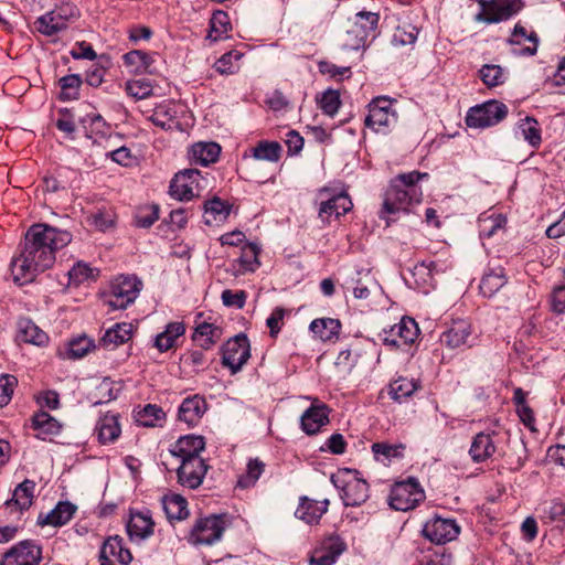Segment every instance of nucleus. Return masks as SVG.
I'll return each instance as SVG.
<instances>
[{
  "instance_id": "1",
  "label": "nucleus",
  "mask_w": 565,
  "mask_h": 565,
  "mask_svg": "<svg viewBox=\"0 0 565 565\" xmlns=\"http://www.w3.org/2000/svg\"><path fill=\"white\" fill-rule=\"evenodd\" d=\"M71 242L72 234L67 231L42 223L32 225L25 233L19 256L11 262L14 281L19 285L33 281L39 273L54 264L56 250Z\"/></svg>"
},
{
  "instance_id": "2",
  "label": "nucleus",
  "mask_w": 565,
  "mask_h": 565,
  "mask_svg": "<svg viewBox=\"0 0 565 565\" xmlns=\"http://www.w3.org/2000/svg\"><path fill=\"white\" fill-rule=\"evenodd\" d=\"M427 177V173L411 171L408 173L398 174L391 181L381 211V217L386 218L387 224L394 221L391 218V215H395L399 212H408V207L412 204L422 201L423 191L420 186L417 185V182Z\"/></svg>"
},
{
  "instance_id": "3",
  "label": "nucleus",
  "mask_w": 565,
  "mask_h": 565,
  "mask_svg": "<svg viewBox=\"0 0 565 565\" xmlns=\"http://www.w3.org/2000/svg\"><path fill=\"white\" fill-rule=\"evenodd\" d=\"M345 507H359L369 499V484L358 470L339 469L330 478Z\"/></svg>"
},
{
  "instance_id": "4",
  "label": "nucleus",
  "mask_w": 565,
  "mask_h": 565,
  "mask_svg": "<svg viewBox=\"0 0 565 565\" xmlns=\"http://www.w3.org/2000/svg\"><path fill=\"white\" fill-rule=\"evenodd\" d=\"M231 524L228 514H211L195 521L189 543L193 545H212L222 539L224 531Z\"/></svg>"
},
{
  "instance_id": "5",
  "label": "nucleus",
  "mask_w": 565,
  "mask_h": 565,
  "mask_svg": "<svg viewBox=\"0 0 565 565\" xmlns=\"http://www.w3.org/2000/svg\"><path fill=\"white\" fill-rule=\"evenodd\" d=\"M79 12L76 6L64 2L34 21V26L44 36H54L67 29L76 20Z\"/></svg>"
},
{
  "instance_id": "6",
  "label": "nucleus",
  "mask_w": 565,
  "mask_h": 565,
  "mask_svg": "<svg viewBox=\"0 0 565 565\" xmlns=\"http://www.w3.org/2000/svg\"><path fill=\"white\" fill-rule=\"evenodd\" d=\"M141 287L136 276H119L111 281L105 302L113 310L126 309L138 298Z\"/></svg>"
},
{
  "instance_id": "7",
  "label": "nucleus",
  "mask_w": 565,
  "mask_h": 565,
  "mask_svg": "<svg viewBox=\"0 0 565 565\" xmlns=\"http://www.w3.org/2000/svg\"><path fill=\"white\" fill-rule=\"evenodd\" d=\"M207 179L196 169H185L178 172L170 182V195L179 201H190L199 196L207 186Z\"/></svg>"
},
{
  "instance_id": "8",
  "label": "nucleus",
  "mask_w": 565,
  "mask_h": 565,
  "mask_svg": "<svg viewBox=\"0 0 565 565\" xmlns=\"http://www.w3.org/2000/svg\"><path fill=\"white\" fill-rule=\"evenodd\" d=\"M507 115V105L492 99L469 108L465 121L470 128L483 129L498 125Z\"/></svg>"
},
{
  "instance_id": "9",
  "label": "nucleus",
  "mask_w": 565,
  "mask_h": 565,
  "mask_svg": "<svg viewBox=\"0 0 565 565\" xmlns=\"http://www.w3.org/2000/svg\"><path fill=\"white\" fill-rule=\"evenodd\" d=\"M425 499V492L414 478L397 482L390 493V505L396 511H408L416 508Z\"/></svg>"
},
{
  "instance_id": "10",
  "label": "nucleus",
  "mask_w": 565,
  "mask_h": 565,
  "mask_svg": "<svg viewBox=\"0 0 565 565\" xmlns=\"http://www.w3.org/2000/svg\"><path fill=\"white\" fill-rule=\"evenodd\" d=\"M396 111L393 109V102L387 97H376L369 104V114L364 119L367 128L375 132L385 134L388 128L395 125Z\"/></svg>"
},
{
  "instance_id": "11",
  "label": "nucleus",
  "mask_w": 565,
  "mask_h": 565,
  "mask_svg": "<svg viewBox=\"0 0 565 565\" xmlns=\"http://www.w3.org/2000/svg\"><path fill=\"white\" fill-rule=\"evenodd\" d=\"M249 356L248 339L245 334H238L224 344L222 364L228 367L232 374H235L248 361Z\"/></svg>"
},
{
  "instance_id": "12",
  "label": "nucleus",
  "mask_w": 565,
  "mask_h": 565,
  "mask_svg": "<svg viewBox=\"0 0 565 565\" xmlns=\"http://www.w3.org/2000/svg\"><path fill=\"white\" fill-rule=\"evenodd\" d=\"M459 533L460 526L454 519L439 515L428 520L423 527L424 536L436 544H446L457 539Z\"/></svg>"
},
{
  "instance_id": "13",
  "label": "nucleus",
  "mask_w": 565,
  "mask_h": 565,
  "mask_svg": "<svg viewBox=\"0 0 565 565\" xmlns=\"http://www.w3.org/2000/svg\"><path fill=\"white\" fill-rule=\"evenodd\" d=\"M41 554L33 541H21L3 555L0 565H39Z\"/></svg>"
},
{
  "instance_id": "14",
  "label": "nucleus",
  "mask_w": 565,
  "mask_h": 565,
  "mask_svg": "<svg viewBox=\"0 0 565 565\" xmlns=\"http://www.w3.org/2000/svg\"><path fill=\"white\" fill-rule=\"evenodd\" d=\"M319 199V217L323 222H329L332 216L335 218L340 217L348 213L353 206L350 196L344 192L330 195L328 190H323L320 192Z\"/></svg>"
},
{
  "instance_id": "15",
  "label": "nucleus",
  "mask_w": 565,
  "mask_h": 565,
  "mask_svg": "<svg viewBox=\"0 0 565 565\" xmlns=\"http://www.w3.org/2000/svg\"><path fill=\"white\" fill-rule=\"evenodd\" d=\"M345 550L347 544L339 535L327 536L312 552L309 565H333Z\"/></svg>"
},
{
  "instance_id": "16",
  "label": "nucleus",
  "mask_w": 565,
  "mask_h": 565,
  "mask_svg": "<svg viewBox=\"0 0 565 565\" xmlns=\"http://www.w3.org/2000/svg\"><path fill=\"white\" fill-rule=\"evenodd\" d=\"M380 17L377 13L369 11H360L354 17V23L348 31V34L355 36V49L364 46L370 39L375 38Z\"/></svg>"
},
{
  "instance_id": "17",
  "label": "nucleus",
  "mask_w": 565,
  "mask_h": 565,
  "mask_svg": "<svg viewBox=\"0 0 565 565\" xmlns=\"http://www.w3.org/2000/svg\"><path fill=\"white\" fill-rule=\"evenodd\" d=\"M475 341L471 324L466 320L454 321L440 335V342L450 349L470 348Z\"/></svg>"
},
{
  "instance_id": "18",
  "label": "nucleus",
  "mask_w": 565,
  "mask_h": 565,
  "mask_svg": "<svg viewBox=\"0 0 565 565\" xmlns=\"http://www.w3.org/2000/svg\"><path fill=\"white\" fill-rule=\"evenodd\" d=\"M418 334L419 329L416 321L413 318L406 317L392 326L388 331H385L383 341L387 345L399 348L413 343Z\"/></svg>"
},
{
  "instance_id": "19",
  "label": "nucleus",
  "mask_w": 565,
  "mask_h": 565,
  "mask_svg": "<svg viewBox=\"0 0 565 565\" xmlns=\"http://www.w3.org/2000/svg\"><path fill=\"white\" fill-rule=\"evenodd\" d=\"M498 434L495 431L478 433L471 440L469 456L475 463H483L494 457L498 451Z\"/></svg>"
},
{
  "instance_id": "20",
  "label": "nucleus",
  "mask_w": 565,
  "mask_h": 565,
  "mask_svg": "<svg viewBox=\"0 0 565 565\" xmlns=\"http://www.w3.org/2000/svg\"><path fill=\"white\" fill-rule=\"evenodd\" d=\"M209 466L204 459L180 461L177 469L178 482L185 488H199L207 472Z\"/></svg>"
},
{
  "instance_id": "21",
  "label": "nucleus",
  "mask_w": 565,
  "mask_h": 565,
  "mask_svg": "<svg viewBox=\"0 0 565 565\" xmlns=\"http://www.w3.org/2000/svg\"><path fill=\"white\" fill-rule=\"evenodd\" d=\"M205 449V440L199 435L181 436L170 446V454L179 461L203 459L201 454Z\"/></svg>"
},
{
  "instance_id": "22",
  "label": "nucleus",
  "mask_w": 565,
  "mask_h": 565,
  "mask_svg": "<svg viewBox=\"0 0 565 565\" xmlns=\"http://www.w3.org/2000/svg\"><path fill=\"white\" fill-rule=\"evenodd\" d=\"M131 559L130 551L122 545V539L118 535L109 536L102 545L100 565H129Z\"/></svg>"
},
{
  "instance_id": "23",
  "label": "nucleus",
  "mask_w": 565,
  "mask_h": 565,
  "mask_svg": "<svg viewBox=\"0 0 565 565\" xmlns=\"http://www.w3.org/2000/svg\"><path fill=\"white\" fill-rule=\"evenodd\" d=\"M329 407L316 398L300 417L301 429L307 435L319 433L320 429L329 423Z\"/></svg>"
},
{
  "instance_id": "24",
  "label": "nucleus",
  "mask_w": 565,
  "mask_h": 565,
  "mask_svg": "<svg viewBox=\"0 0 565 565\" xmlns=\"http://www.w3.org/2000/svg\"><path fill=\"white\" fill-rule=\"evenodd\" d=\"M509 43L513 46V55L532 56L537 52L539 38L535 32L527 33L525 28L518 23L514 25Z\"/></svg>"
},
{
  "instance_id": "25",
  "label": "nucleus",
  "mask_w": 565,
  "mask_h": 565,
  "mask_svg": "<svg viewBox=\"0 0 565 565\" xmlns=\"http://www.w3.org/2000/svg\"><path fill=\"white\" fill-rule=\"evenodd\" d=\"M521 0H492V13H477L475 21L487 24L505 21L522 9Z\"/></svg>"
},
{
  "instance_id": "26",
  "label": "nucleus",
  "mask_w": 565,
  "mask_h": 565,
  "mask_svg": "<svg viewBox=\"0 0 565 565\" xmlns=\"http://www.w3.org/2000/svg\"><path fill=\"white\" fill-rule=\"evenodd\" d=\"M329 500H312L307 497L300 499L299 505L295 511V516L307 524H317L322 515L328 511Z\"/></svg>"
},
{
  "instance_id": "27",
  "label": "nucleus",
  "mask_w": 565,
  "mask_h": 565,
  "mask_svg": "<svg viewBox=\"0 0 565 565\" xmlns=\"http://www.w3.org/2000/svg\"><path fill=\"white\" fill-rule=\"evenodd\" d=\"M205 412V399L199 395H194L183 399L179 407L178 417L180 422L185 423L189 427H194Z\"/></svg>"
},
{
  "instance_id": "28",
  "label": "nucleus",
  "mask_w": 565,
  "mask_h": 565,
  "mask_svg": "<svg viewBox=\"0 0 565 565\" xmlns=\"http://www.w3.org/2000/svg\"><path fill=\"white\" fill-rule=\"evenodd\" d=\"M259 247L254 243H245L242 247L241 256L233 260L231 266L235 276L254 273L258 266Z\"/></svg>"
},
{
  "instance_id": "29",
  "label": "nucleus",
  "mask_w": 565,
  "mask_h": 565,
  "mask_svg": "<svg viewBox=\"0 0 565 565\" xmlns=\"http://www.w3.org/2000/svg\"><path fill=\"white\" fill-rule=\"evenodd\" d=\"M177 114V105L173 102L164 100L153 109L149 120L163 130H170L179 125Z\"/></svg>"
},
{
  "instance_id": "30",
  "label": "nucleus",
  "mask_w": 565,
  "mask_h": 565,
  "mask_svg": "<svg viewBox=\"0 0 565 565\" xmlns=\"http://www.w3.org/2000/svg\"><path fill=\"white\" fill-rule=\"evenodd\" d=\"M154 523L148 513H131L127 532L131 540L143 541L152 535Z\"/></svg>"
},
{
  "instance_id": "31",
  "label": "nucleus",
  "mask_w": 565,
  "mask_h": 565,
  "mask_svg": "<svg viewBox=\"0 0 565 565\" xmlns=\"http://www.w3.org/2000/svg\"><path fill=\"white\" fill-rule=\"evenodd\" d=\"M18 338L38 347H43L49 342V335L29 318L19 319Z\"/></svg>"
},
{
  "instance_id": "32",
  "label": "nucleus",
  "mask_w": 565,
  "mask_h": 565,
  "mask_svg": "<svg viewBox=\"0 0 565 565\" xmlns=\"http://www.w3.org/2000/svg\"><path fill=\"white\" fill-rule=\"evenodd\" d=\"M34 490L35 482L25 479L15 487L12 498L6 501V505L8 508L15 507L19 511L29 509L33 502Z\"/></svg>"
},
{
  "instance_id": "33",
  "label": "nucleus",
  "mask_w": 565,
  "mask_h": 565,
  "mask_svg": "<svg viewBox=\"0 0 565 565\" xmlns=\"http://www.w3.org/2000/svg\"><path fill=\"white\" fill-rule=\"evenodd\" d=\"M309 329L316 338L323 342L334 341L339 337L341 323L338 319L319 318L311 321Z\"/></svg>"
},
{
  "instance_id": "34",
  "label": "nucleus",
  "mask_w": 565,
  "mask_h": 565,
  "mask_svg": "<svg viewBox=\"0 0 565 565\" xmlns=\"http://www.w3.org/2000/svg\"><path fill=\"white\" fill-rule=\"evenodd\" d=\"M76 511V507L68 501L58 502L43 519L39 516L42 525L62 526L70 522Z\"/></svg>"
},
{
  "instance_id": "35",
  "label": "nucleus",
  "mask_w": 565,
  "mask_h": 565,
  "mask_svg": "<svg viewBox=\"0 0 565 565\" xmlns=\"http://www.w3.org/2000/svg\"><path fill=\"white\" fill-rule=\"evenodd\" d=\"M507 284L504 268L497 266L489 268L482 276L480 291L484 297H492Z\"/></svg>"
},
{
  "instance_id": "36",
  "label": "nucleus",
  "mask_w": 565,
  "mask_h": 565,
  "mask_svg": "<svg viewBox=\"0 0 565 565\" xmlns=\"http://www.w3.org/2000/svg\"><path fill=\"white\" fill-rule=\"evenodd\" d=\"M221 147L216 142H198L190 150V160L195 164L209 166L217 160Z\"/></svg>"
},
{
  "instance_id": "37",
  "label": "nucleus",
  "mask_w": 565,
  "mask_h": 565,
  "mask_svg": "<svg viewBox=\"0 0 565 565\" xmlns=\"http://www.w3.org/2000/svg\"><path fill=\"white\" fill-rule=\"evenodd\" d=\"M134 327L129 322H120L109 328L102 338L103 345L115 349L131 339Z\"/></svg>"
},
{
  "instance_id": "38",
  "label": "nucleus",
  "mask_w": 565,
  "mask_h": 565,
  "mask_svg": "<svg viewBox=\"0 0 565 565\" xmlns=\"http://www.w3.org/2000/svg\"><path fill=\"white\" fill-rule=\"evenodd\" d=\"M95 430L102 444L114 443L121 431L117 415L106 414L102 416L97 422Z\"/></svg>"
},
{
  "instance_id": "39",
  "label": "nucleus",
  "mask_w": 565,
  "mask_h": 565,
  "mask_svg": "<svg viewBox=\"0 0 565 565\" xmlns=\"http://www.w3.org/2000/svg\"><path fill=\"white\" fill-rule=\"evenodd\" d=\"M162 509L169 520H184L189 515L188 502L180 494H166L161 499Z\"/></svg>"
},
{
  "instance_id": "40",
  "label": "nucleus",
  "mask_w": 565,
  "mask_h": 565,
  "mask_svg": "<svg viewBox=\"0 0 565 565\" xmlns=\"http://www.w3.org/2000/svg\"><path fill=\"white\" fill-rule=\"evenodd\" d=\"M185 332V327L183 322L180 321H173L167 324L166 329L157 334L154 339V347L160 352H166L170 350L174 343L175 340L180 337H182Z\"/></svg>"
},
{
  "instance_id": "41",
  "label": "nucleus",
  "mask_w": 565,
  "mask_h": 565,
  "mask_svg": "<svg viewBox=\"0 0 565 565\" xmlns=\"http://www.w3.org/2000/svg\"><path fill=\"white\" fill-rule=\"evenodd\" d=\"M32 427L38 431L36 437L42 439L58 435L62 429L60 422L45 412H39L33 416Z\"/></svg>"
},
{
  "instance_id": "42",
  "label": "nucleus",
  "mask_w": 565,
  "mask_h": 565,
  "mask_svg": "<svg viewBox=\"0 0 565 565\" xmlns=\"http://www.w3.org/2000/svg\"><path fill=\"white\" fill-rule=\"evenodd\" d=\"M518 132L534 149H537L542 142L541 128L539 121L530 116L520 119L518 122Z\"/></svg>"
},
{
  "instance_id": "43",
  "label": "nucleus",
  "mask_w": 565,
  "mask_h": 565,
  "mask_svg": "<svg viewBox=\"0 0 565 565\" xmlns=\"http://www.w3.org/2000/svg\"><path fill=\"white\" fill-rule=\"evenodd\" d=\"M370 269L356 268L351 275L347 284L352 287L353 295L356 299H366L370 296L367 282L372 281Z\"/></svg>"
},
{
  "instance_id": "44",
  "label": "nucleus",
  "mask_w": 565,
  "mask_h": 565,
  "mask_svg": "<svg viewBox=\"0 0 565 565\" xmlns=\"http://www.w3.org/2000/svg\"><path fill=\"white\" fill-rule=\"evenodd\" d=\"M220 333L221 332L217 327L207 322H202L195 328L192 339L201 349L209 350L220 339Z\"/></svg>"
},
{
  "instance_id": "45",
  "label": "nucleus",
  "mask_w": 565,
  "mask_h": 565,
  "mask_svg": "<svg viewBox=\"0 0 565 565\" xmlns=\"http://www.w3.org/2000/svg\"><path fill=\"white\" fill-rule=\"evenodd\" d=\"M419 387L414 379L398 377L390 384L388 394L392 399L402 403L412 396Z\"/></svg>"
},
{
  "instance_id": "46",
  "label": "nucleus",
  "mask_w": 565,
  "mask_h": 565,
  "mask_svg": "<svg viewBox=\"0 0 565 565\" xmlns=\"http://www.w3.org/2000/svg\"><path fill=\"white\" fill-rule=\"evenodd\" d=\"M230 215V206L218 198L204 203V218L207 225L223 222Z\"/></svg>"
},
{
  "instance_id": "47",
  "label": "nucleus",
  "mask_w": 565,
  "mask_h": 565,
  "mask_svg": "<svg viewBox=\"0 0 565 565\" xmlns=\"http://www.w3.org/2000/svg\"><path fill=\"white\" fill-rule=\"evenodd\" d=\"M539 511L544 523L565 525V502L561 500L545 502L540 507Z\"/></svg>"
},
{
  "instance_id": "48",
  "label": "nucleus",
  "mask_w": 565,
  "mask_h": 565,
  "mask_svg": "<svg viewBox=\"0 0 565 565\" xmlns=\"http://www.w3.org/2000/svg\"><path fill=\"white\" fill-rule=\"evenodd\" d=\"M122 60L125 65L130 67V72L134 73L147 72L152 63V57L141 50H134L124 54Z\"/></svg>"
},
{
  "instance_id": "49",
  "label": "nucleus",
  "mask_w": 565,
  "mask_h": 565,
  "mask_svg": "<svg viewBox=\"0 0 565 565\" xmlns=\"http://www.w3.org/2000/svg\"><path fill=\"white\" fill-rule=\"evenodd\" d=\"M403 445H392L387 443H374L372 451L376 461L387 463L394 458L402 457Z\"/></svg>"
},
{
  "instance_id": "50",
  "label": "nucleus",
  "mask_w": 565,
  "mask_h": 565,
  "mask_svg": "<svg viewBox=\"0 0 565 565\" xmlns=\"http://www.w3.org/2000/svg\"><path fill=\"white\" fill-rule=\"evenodd\" d=\"M243 54L238 51H230L223 54L215 63L214 68L221 75H232L238 72V61Z\"/></svg>"
},
{
  "instance_id": "51",
  "label": "nucleus",
  "mask_w": 565,
  "mask_h": 565,
  "mask_svg": "<svg viewBox=\"0 0 565 565\" xmlns=\"http://www.w3.org/2000/svg\"><path fill=\"white\" fill-rule=\"evenodd\" d=\"M265 465L259 459H250L247 463V469L237 481V487L246 489L253 487L264 472Z\"/></svg>"
},
{
  "instance_id": "52",
  "label": "nucleus",
  "mask_w": 565,
  "mask_h": 565,
  "mask_svg": "<svg viewBox=\"0 0 565 565\" xmlns=\"http://www.w3.org/2000/svg\"><path fill=\"white\" fill-rule=\"evenodd\" d=\"M164 418L163 411L153 404L146 405L136 414V420L145 427H154Z\"/></svg>"
},
{
  "instance_id": "53",
  "label": "nucleus",
  "mask_w": 565,
  "mask_h": 565,
  "mask_svg": "<svg viewBox=\"0 0 565 565\" xmlns=\"http://www.w3.org/2000/svg\"><path fill=\"white\" fill-rule=\"evenodd\" d=\"M281 153V147L276 141H260L253 149V157L257 160H265L276 162L279 160Z\"/></svg>"
},
{
  "instance_id": "54",
  "label": "nucleus",
  "mask_w": 565,
  "mask_h": 565,
  "mask_svg": "<svg viewBox=\"0 0 565 565\" xmlns=\"http://www.w3.org/2000/svg\"><path fill=\"white\" fill-rule=\"evenodd\" d=\"M230 30V19L226 12L216 11L211 18V29L207 39L218 41Z\"/></svg>"
},
{
  "instance_id": "55",
  "label": "nucleus",
  "mask_w": 565,
  "mask_h": 565,
  "mask_svg": "<svg viewBox=\"0 0 565 565\" xmlns=\"http://www.w3.org/2000/svg\"><path fill=\"white\" fill-rule=\"evenodd\" d=\"M68 284L79 286L95 277L94 269L84 262H77L68 270Z\"/></svg>"
},
{
  "instance_id": "56",
  "label": "nucleus",
  "mask_w": 565,
  "mask_h": 565,
  "mask_svg": "<svg viewBox=\"0 0 565 565\" xmlns=\"http://www.w3.org/2000/svg\"><path fill=\"white\" fill-rule=\"evenodd\" d=\"M479 73L482 82L489 87L499 86L505 81L504 71L499 65L486 64Z\"/></svg>"
},
{
  "instance_id": "57",
  "label": "nucleus",
  "mask_w": 565,
  "mask_h": 565,
  "mask_svg": "<svg viewBox=\"0 0 565 565\" xmlns=\"http://www.w3.org/2000/svg\"><path fill=\"white\" fill-rule=\"evenodd\" d=\"M82 84V78L77 74H70L60 79L61 99L70 100L75 99L78 95V88Z\"/></svg>"
},
{
  "instance_id": "58",
  "label": "nucleus",
  "mask_w": 565,
  "mask_h": 565,
  "mask_svg": "<svg viewBox=\"0 0 565 565\" xmlns=\"http://www.w3.org/2000/svg\"><path fill=\"white\" fill-rule=\"evenodd\" d=\"M126 92L136 99H145L152 94V85L147 78H139L126 83Z\"/></svg>"
},
{
  "instance_id": "59",
  "label": "nucleus",
  "mask_w": 565,
  "mask_h": 565,
  "mask_svg": "<svg viewBox=\"0 0 565 565\" xmlns=\"http://www.w3.org/2000/svg\"><path fill=\"white\" fill-rule=\"evenodd\" d=\"M92 341L87 337H79L70 341L66 358L81 359L88 353L92 348Z\"/></svg>"
},
{
  "instance_id": "60",
  "label": "nucleus",
  "mask_w": 565,
  "mask_h": 565,
  "mask_svg": "<svg viewBox=\"0 0 565 565\" xmlns=\"http://www.w3.org/2000/svg\"><path fill=\"white\" fill-rule=\"evenodd\" d=\"M159 218V210L156 205L146 206L135 215V224L140 228H149Z\"/></svg>"
},
{
  "instance_id": "61",
  "label": "nucleus",
  "mask_w": 565,
  "mask_h": 565,
  "mask_svg": "<svg viewBox=\"0 0 565 565\" xmlns=\"http://www.w3.org/2000/svg\"><path fill=\"white\" fill-rule=\"evenodd\" d=\"M320 108L329 116H333L340 107V96L337 90H326L319 99Z\"/></svg>"
},
{
  "instance_id": "62",
  "label": "nucleus",
  "mask_w": 565,
  "mask_h": 565,
  "mask_svg": "<svg viewBox=\"0 0 565 565\" xmlns=\"http://www.w3.org/2000/svg\"><path fill=\"white\" fill-rule=\"evenodd\" d=\"M17 384L18 380L13 375L3 374L0 376V407L9 404Z\"/></svg>"
},
{
  "instance_id": "63",
  "label": "nucleus",
  "mask_w": 565,
  "mask_h": 565,
  "mask_svg": "<svg viewBox=\"0 0 565 565\" xmlns=\"http://www.w3.org/2000/svg\"><path fill=\"white\" fill-rule=\"evenodd\" d=\"M221 299L224 306L242 309L245 306L247 294L244 290H223Z\"/></svg>"
},
{
  "instance_id": "64",
  "label": "nucleus",
  "mask_w": 565,
  "mask_h": 565,
  "mask_svg": "<svg viewBox=\"0 0 565 565\" xmlns=\"http://www.w3.org/2000/svg\"><path fill=\"white\" fill-rule=\"evenodd\" d=\"M505 217L501 214L482 220L480 234L483 237H491L505 224Z\"/></svg>"
}]
</instances>
